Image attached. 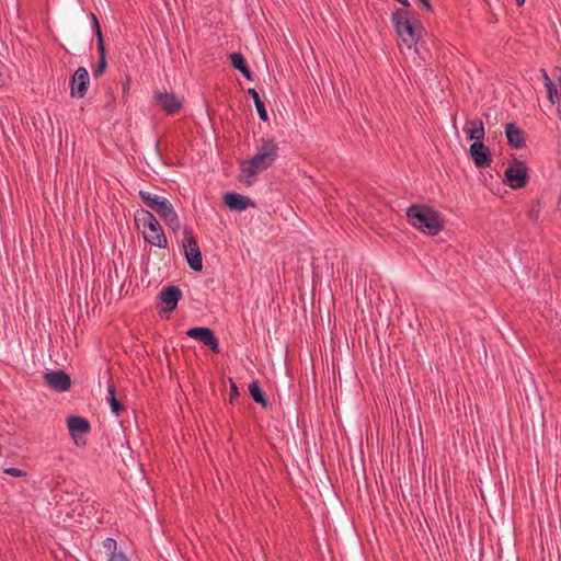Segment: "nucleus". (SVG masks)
<instances>
[{"instance_id": "obj_9", "label": "nucleus", "mask_w": 561, "mask_h": 561, "mask_svg": "<svg viewBox=\"0 0 561 561\" xmlns=\"http://www.w3.org/2000/svg\"><path fill=\"white\" fill-rule=\"evenodd\" d=\"M186 335L201 341L204 345L208 346L214 353H219V341L214 332L206 327H196L186 331Z\"/></svg>"}, {"instance_id": "obj_14", "label": "nucleus", "mask_w": 561, "mask_h": 561, "mask_svg": "<svg viewBox=\"0 0 561 561\" xmlns=\"http://www.w3.org/2000/svg\"><path fill=\"white\" fill-rule=\"evenodd\" d=\"M181 297H182V291L179 287L173 286V285L164 287L160 291V300L164 305L163 310L164 311H173L176 308L178 302L181 299Z\"/></svg>"}, {"instance_id": "obj_16", "label": "nucleus", "mask_w": 561, "mask_h": 561, "mask_svg": "<svg viewBox=\"0 0 561 561\" xmlns=\"http://www.w3.org/2000/svg\"><path fill=\"white\" fill-rule=\"evenodd\" d=\"M224 202L231 210H245L252 205L249 197L240 195L238 193L229 192L224 195Z\"/></svg>"}, {"instance_id": "obj_31", "label": "nucleus", "mask_w": 561, "mask_h": 561, "mask_svg": "<svg viewBox=\"0 0 561 561\" xmlns=\"http://www.w3.org/2000/svg\"><path fill=\"white\" fill-rule=\"evenodd\" d=\"M560 210H561V204H560Z\"/></svg>"}, {"instance_id": "obj_24", "label": "nucleus", "mask_w": 561, "mask_h": 561, "mask_svg": "<svg viewBox=\"0 0 561 561\" xmlns=\"http://www.w3.org/2000/svg\"><path fill=\"white\" fill-rule=\"evenodd\" d=\"M102 547L110 552V554L119 553L121 551H117V542L113 538H106L102 542Z\"/></svg>"}, {"instance_id": "obj_29", "label": "nucleus", "mask_w": 561, "mask_h": 561, "mask_svg": "<svg viewBox=\"0 0 561 561\" xmlns=\"http://www.w3.org/2000/svg\"><path fill=\"white\" fill-rule=\"evenodd\" d=\"M558 72H559V75H558V81H559V85H560V90H559V92H558V93H559V94H561V69H558Z\"/></svg>"}, {"instance_id": "obj_26", "label": "nucleus", "mask_w": 561, "mask_h": 561, "mask_svg": "<svg viewBox=\"0 0 561 561\" xmlns=\"http://www.w3.org/2000/svg\"><path fill=\"white\" fill-rule=\"evenodd\" d=\"M3 472L8 476L15 477V478H21V477L26 476L25 471H23L22 469H19V468H14V467L5 468L3 470Z\"/></svg>"}, {"instance_id": "obj_5", "label": "nucleus", "mask_w": 561, "mask_h": 561, "mask_svg": "<svg viewBox=\"0 0 561 561\" xmlns=\"http://www.w3.org/2000/svg\"><path fill=\"white\" fill-rule=\"evenodd\" d=\"M145 205L152 211L157 213L158 216L164 221V224L173 231H178L181 228L180 218L171 204V202L160 195L153 194L148 191L140 190L138 193Z\"/></svg>"}, {"instance_id": "obj_17", "label": "nucleus", "mask_w": 561, "mask_h": 561, "mask_svg": "<svg viewBox=\"0 0 561 561\" xmlns=\"http://www.w3.org/2000/svg\"><path fill=\"white\" fill-rule=\"evenodd\" d=\"M505 135L507 142L516 149L522 148L525 145V138L522 130L513 123H508L505 126Z\"/></svg>"}, {"instance_id": "obj_4", "label": "nucleus", "mask_w": 561, "mask_h": 561, "mask_svg": "<svg viewBox=\"0 0 561 561\" xmlns=\"http://www.w3.org/2000/svg\"><path fill=\"white\" fill-rule=\"evenodd\" d=\"M134 221L147 243L159 249L168 247V239L163 228L152 211L145 208L137 209L134 215Z\"/></svg>"}, {"instance_id": "obj_28", "label": "nucleus", "mask_w": 561, "mask_h": 561, "mask_svg": "<svg viewBox=\"0 0 561 561\" xmlns=\"http://www.w3.org/2000/svg\"><path fill=\"white\" fill-rule=\"evenodd\" d=\"M423 9H425L427 12L432 11V5L428 0H419Z\"/></svg>"}, {"instance_id": "obj_12", "label": "nucleus", "mask_w": 561, "mask_h": 561, "mask_svg": "<svg viewBox=\"0 0 561 561\" xmlns=\"http://www.w3.org/2000/svg\"><path fill=\"white\" fill-rule=\"evenodd\" d=\"M67 427L71 438L77 446L81 444V436L83 434H88L91 431L89 421L81 416H69L67 419Z\"/></svg>"}, {"instance_id": "obj_13", "label": "nucleus", "mask_w": 561, "mask_h": 561, "mask_svg": "<svg viewBox=\"0 0 561 561\" xmlns=\"http://www.w3.org/2000/svg\"><path fill=\"white\" fill-rule=\"evenodd\" d=\"M469 154L476 167L485 168L491 164V153L488 147L482 142H472L469 148Z\"/></svg>"}, {"instance_id": "obj_20", "label": "nucleus", "mask_w": 561, "mask_h": 561, "mask_svg": "<svg viewBox=\"0 0 561 561\" xmlns=\"http://www.w3.org/2000/svg\"><path fill=\"white\" fill-rule=\"evenodd\" d=\"M107 402L110 404L111 411L115 415H119V412L123 410V405L118 402L115 397V387L113 383L107 386Z\"/></svg>"}, {"instance_id": "obj_23", "label": "nucleus", "mask_w": 561, "mask_h": 561, "mask_svg": "<svg viewBox=\"0 0 561 561\" xmlns=\"http://www.w3.org/2000/svg\"><path fill=\"white\" fill-rule=\"evenodd\" d=\"M249 392L255 402L261 404L266 403L264 393L257 381H253L249 385Z\"/></svg>"}, {"instance_id": "obj_25", "label": "nucleus", "mask_w": 561, "mask_h": 561, "mask_svg": "<svg viewBox=\"0 0 561 561\" xmlns=\"http://www.w3.org/2000/svg\"><path fill=\"white\" fill-rule=\"evenodd\" d=\"M106 59H103V58H99V64L96 66V68H94L92 70V73L95 78L100 77L101 75H103V72L105 71L106 69Z\"/></svg>"}, {"instance_id": "obj_27", "label": "nucleus", "mask_w": 561, "mask_h": 561, "mask_svg": "<svg viewBox=\"0 0 561 561\" xmlns=\"http://www.w3.org/2000/svg\"><path fill=\"white\" fill-rule=\"evenodd\" d=\"M107 561H129L127 556L124 552L110 554V558Z\"/></svg>"}, {"instance_id": "obj_3", "label": "nucleus", "mask_w": 561, "mask_h": 561, "mask_svg": "<svg viewBox=\"0 0 561 561\" xmlns=\"http://www.w3.org/2000/svg\"><path fill=\"white\" fill-rule=\"evenodd\" d=\"M278 156V146L274 139H262L256 152L250 159L243 160L240 165L241 173L248 179L267 170Z\"/></svg>"}, {"instance_id": "obj_19", "label": "nucleus", "mask_w": 561, "mask_h": 561, "mask_svg": "<svg viewBox=\"0 0 561 561\" xmlns=\"http://www.w3.org/2000/svg\"><path fill=\"white\" fill-rule=\"evenodd\" d=\"M248 94L252 98V100L254 102V105H255V108H256L259 117L263 122H266L268 119V114H267V111L265 108V104L261 100V98H260L259 93L256 92V90L253 89V88H250V89H248Z\"/></svg>"}, {"instance_id": "obj_1", "label": "nucleus", "mask_w": 561, "mask_h": 561, "mask_svg": "<svg viewBox=\"0 0 561 561\" xmlns=\"http://www.w3.org/2000/svg\"><path fill=\"white\" fill-rule=\"evenodd\" d=\"M408 222L426 236H437L444 229V218L440 213L426 204H412L405 210Z\"/></svg>"}, {"instance_id": "obj_6", "label": "nucleus", "mask_w": 561, "mask_h": 561, "mask_svg": "<svg viewBox=\"0 0 561 561\" xmlns=\"http://www.w3.org/2000/svg\"><path fill=\"white\" fill-rule=\"evenodd\" d=\"M182 248L190 268L195 272L202 271V253L195 237L188 229H185L183 232Z\"/></svg>"}, {"instance_id": "obj_7", "label": "nucleus", "mask_w": 561, "mask_h": 561, "mask_svg": "<svg viewBox=\"0 0 561 561\" xmlns=\"http://www.w3.org/2000/svg\"><path fill=\"white\" fill-rule=\"evenodd\" d=\"M90 84V77L87 68L79 67L75 71L70 82V95L76 99H82L87 94Z\"/></svg>"}, {"instance_id": "obj_11", "label": "nucleus", "mask_w": 561, "mask_h": 561, "mask_svg": "<svg viewBox=\"0 0 561 561\" xmlns=\"http://www.w3.org/2000/svg\"><path fill=\"white\" fill-rule=\"evenodd\" d=\"M46 385L55 391L65 392L71 386V379L64 370H51L44 374Z\"/></svg>"}, {"instance_id": "obj_30", "label": "nucleus", "mask_w": 561, "mask_h": 561, "mask_svg": "<svg viewBox=\"0 0 561 561\" xmlns=\"http://www.w3.org/2000/svg\"><path fill=\"white\" fill-rule=\"evenodd\" d=\"M516 3H517L518 5H523V4L525 3V0H516Z\"/></svg>"}, {"instance_id": "obj_2", "label": "nucleus", "mask_w": 561, "mask_h": 561, "mask_svg": "<svg viewBox=\"0 0 561 561\" xmlns=\"http://www.w3.org/2000/svg\"><path fill=\"white\" fill-rule=\"evenodd\" d=\"M391 22L398 37L407 48H413L421 39L424 28L415 13L397 9L391 14Z\"/></svg>"}, {"instance_id": "obj_8", "label": "nucleus", "mask_w": 561, "mask_h": 561, "mask_svg": "<svg viewBox=\"0 0 561 561\" xmlns=\"http://www.w3.org/2000/svg\"><path fill=\"white\" fill-rule=\"evenodd\" d=\"M153 100L159 104L161 110L168 114H175L183 105V101L179 99L174 93L164 91H154Z\"/></svg>"}, {"instance_id": "obj_15", "label": "nucleus", "mask_w": 561, "mask_h": 561, "mask_svg": "<svg viewBox=\"0 0 561 561\" xmlns=\"http://www.w3.org/2000/svg\"><path fill=\"white\" fill-rule=\"evenodd\" d=\"M462 129L469 140H473V142L483 141L485 131L481 119L467 121Z\"/></svg>"}, {"instance_id": "obj_22", "label": "nucleus", "mask_w": 561, "mask_h": 561, "mask_svg": "<svg viewBox=\"0 0 561 561\" xmlns=\"http://www.w3.org/2000/svg\"><path fill=\"white\" fill-rule=\"evenodd\" d=\"M541 77L543 79V84L547 90V96L551 104H554V95H557V89L553 82L551 81L548 72L545 69L540 70Z\"/></svg>"}, {"instance_id": "obj_18", "label": "nucleus", "mask_w": 561, "mask_h": 561, "mask_svg": "<svg viewBox=\"0 0 561 561\" xmlns=\"http://www.w3.org/2000/svg\"><path fill=\"white\" fill-rule=\"evenodd\" d=\"M230 62L232 67L237 70H239L248 80L253 79V75L251 70L249 69L247 61L242 54L240 53H232L229 56Z\"/></svg>"}, {"instance_id": "obj_21", "label": "nucleus", "mask_w": 561, "mask_h": 561, "mask_svg": "<svg viewBox=\"0 0 561 561\" xmlns=\"http://www.w3.org/2000/svg\"><path fill=\"white\" fill-rule=\"evenodd\" d=\"M92 22H93V28H94L95 35L98 37V54H99V58L106 59L103 35H102V32H101V27H100L99 21H98L96 16L94 14H92Z\"/></svg>"}, {"instance_id": "obj_10", "label": "nucleus", "mask_w": 561, "mask_h": 561, "mask_svg": "<svg viewBox=\"0 0 561 561\" xmlns=\"http://www.w3.org/2000/svg\"><path fill=\"white\" fill-rule=\"evenodd\" d=\"M504 174V183L514 190L524 187L528 180L527 170L523 164L508 167Z\"/></svg>"}]
</instances>
